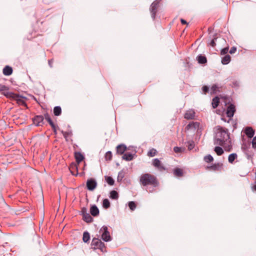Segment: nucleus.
<instances>
[{"instance_id": "nucleus-23", "label": "nucleus", "mask_w": 256, "mask_h": 256, "mask_svg": "<svg viewBox=\"0 0 256 256\" xmlns=\"http://www.w3.org/2000/svg\"><path fill=\"white\" fill-rule=\"evenodd\" d=\"M134 155L130 152H126L123 154L122 158L126 161H130L133 160Z\"/></svg>"}, {"instance_id": "nucleus-38", "label": "nucleus", "mask_w": 256, "mask_h": 256, "mask_svg": "<svg viewBox=\"0 0 256 256\" xmlns=\"http://www.w3.org/2000/svg\"><path fill=\"white\" fill-rule=\"evenodd\" d=\"M204 160L206 162L210 163L214 160V158L211 155L208 154L204 157Z\"/></svg>"}, {"instance_id": "nucleus-59", "label": "nucleus", "mask_w": 256, "mask_h": 256, "mask_svg": "<svg viewBox=\"0 0 256 256\" xmlns=\"http://www.w3.org/2000/svg\"><path fill=\"white\" fill-rule=\"evenodd\" d=\"M208 31L210 32H211V28H208Z\"/></svg>"}, {"instance_id": "nucleus-34", "label": "nucleus", "mask_w": 256, "mask_h": 256, "mask_svg": "<svg viewBox=\"0 0 256 256\" xmlns=\"http://www.w3.org/2000/svg\"><path fill=\"white\" fill-rule=\"evenodd\" d=\"M214 152L218 156H221L224 154L222 148L218 146H216L214 149Z\"/></svg>"}, {"instance_id": "nucleus-45", "label": "nucleus", "mask_w": 256, "mask_h": 256, "mask_svg": "<svg viewBox=\"0 0 256 256\" xmlns=\"http://www.w3.org/2000/svg\"><path fill=\"white\" fill-rule=\"evenodd\" d=\"M202 93L206 94L209 92V88L207 86H204L202 87Z\"/></svg>"}, {"instance_id": "nucleus-2", "label": "nucleus", "mask_w": 256, "mask_h": 256, "mask_svg": "<svg viewBox=\"0 0 256 256\" xmlns=\"http://www.w3.org/2000/svg\"><path fill=\"white\" fill-rule=\"evenodd\" d=\"M139 182L140 185L144 187L148 192H153L160 185L159 180L156 176L150 173H144L140 176Z\"/></svg>"}, {"instance_id": "nucleus-11", "label": "nucleus", "mask_w": 256, "mask_h": 256, "mask_svg": "<svg viewBox=\"0 0 256 256\" xmlns=\"http://www.w3.org/2000/svg\"><path fill=\"white\" fill-rule=\"evenodd\" d=\"M152 165L160 171H163L166 170L164 166L158 158H154L152 160Z\"/></svg>"}, {"instance_id": "nucleus-57", "label": "nucleus", "mask_w": 256, "mask_h": 256, "mask_svg": "<svg viewBox=\"0 0 256 256\" xmlns=\"http://www.w3.org/2000/svg\"><path fill=\"white\" fill-rule=\"evenodd\" d=\"M53 132H54V133L55 134H57V130H56V127L54 128V129H52Z\"/></svg>"}, {"instance_id": "nucleus-13", "label": "nucleus", "mask_w": 256, "mask_h": 256, "mask_svg": "<svg viewBox=\"0 0 256 256\" xmlns=\"http://www.w3.org/2000/svg\"><path fill=\"white\" fill-rule=\"evenodd\" d=\"M127 150L126 146L124 144L118 145L116 148V154L118 155H122Z\"/></svg>"}, {"instance_id": "nucleus-48", "label": "nucleus", "mask_w": 256, "mask_h": 256, "mask_svg": "<svg viewBox=\"0 0 256 256\" xmlns=\"http://www.w3.org/2000/svg\"><path fill=\"white\" fill-rule=\"evenodd\" d=\"M81 214L82 215V216H84V215L86 214H88L87 212V209L85 207H83L81 208Z\"/></svg>"}, {"instance_id": "nucleus-51", "label": "nucleus", "mask_w": 256, "mask_h": 256, "mask_svg": "<svg viewBox=\"0 0 256 256\" xmlns=\"http://www.w3.org/2000/svg\"><path fill=\"white\" fill-rule=\"evenodd\" d=\"M48 122V124L51 126L52 129H54V128L56 127V126L54 124V122H52V120H49Z\"/></svg>"}, {"instance_id": "nucleus-16", "label": "nucleus", "mask_w": 256, "mask_h": 256, "mask_svg": "<svg viewBox=\"0 0 256 256\" xmlns=\"http://www.w3.org/2000/svg\"><path fill=\"white\" fill-rule=\"evenodd\" d=\"M222 86H218L217 84H214L210 88V94H216L217 92H221L222 91Z\"/></svg>"}, {"instance_id": "nucleus-1", "label": "nucleus", "mask_w": 256, "mask_h": 256, "mask_svg": "<svg viewBox=\"0 0 256 256\" xmlns=\"http://www.w3.org/2000/svg\"><path fill=\"white\" fill-rule=\"evenodd\" d=\"M214 144L222 146L226 152H230L232 148L230 134L227 128L221 126H217Z\"/></svg>"}, {"instance_id": "nucleus-55", "label": "nucleus", "mask_w": 256, "mask_h": 256, "mask_svg": "<svg viewBox=\"0 0 256 256\" xmlns=\"http://www.w3.org/2000/svg\"><path fill=\"white\" fill-rule=\"evenodd\" d=\"M180 22L182 24H188V23L186 22V21L183 18L180 19Z\"/></svg>"}, {"instance_id": "nucleus-42", "label": "nucleus", "mask_w": 256, "mask_h": 256, "mask_svg": "<svg viewBox=\"0 0 256 256\" xmlns=\"http://www.w3.org/2000/svg\"><path fill=\"white\" fill-rule=\"evenodd\" d=\"M216 39H217L216 34L214 36V38L210 42V43L209 44L210 46H211L214 47V48L216 46Z\"/></svg>"}, {"instance_id": "nucleus-15", "label": "nucleus", "mask_w": 256, "mask_h": 256, "mask_svg": "<svg viewBox=\"0 0 256 256\" xmlns=\"http://www.w3.org/2000/svg\"><path fill=\"white\" fill-rule=\"evenodd\" d=\"M195 112L192 110H187L184 115V118L186 120H192L194 119L195 117Z\"/></svg>"}, {"instance_id": "nucleus-52", "label": "nucleus", "mask_w": 256, "mask_h": 256, "mask_svg": "<svg viewBox=\"0 0 256 256\" xmlns=\"http://www.w3.org/2000/svg\"><path fill=\"white\" fill-rule=\"evenodd\" d=\"M48 122V124L51 126L52 129H54V128L56 127V126L54 124V122H52V120H49Z\"/></svg>"}, {"instance_id": "nucleus-26", "label": "nucleus", "mask_w": 256, "mask_h": 256, "mask_svg": "<svg viewBox=\"0 0 256 256\" xmlns=\"http://www.w3.org/2000/svg\"><path fill=\"white\" fill-rule=\"evenodd\" d=\"M82 220L87 223H91L94 220L93 218L88 213L82 216Z\"/></svg>"}, {"instance_id": "nucleus-7", "label": "nucleus", "mask_w": 256, "mask_h": 256, "mask_svg": "<svg viewBox=\"0 0 256 256\" xmlns=\"http://www.w3.org/2000/svg\"><path fill=\"white\" fill-rule=\"evenodd\" d=\"M33 123L36 126H42L44 124V116L42 115H37L34 116L32 119Z\"/></svg>"}, {"instance_id": "nucleus-12", "label": "nucleus", "mask_w": 256, "mask_h": 256, "mask_svg": "<svg viewBox=\"0 0 256 256\" xmlns=\"http://www.w3.org/2000/svg\"><path fill=\"white\" fill-rule=\"evenodd\" d=\"M200 123L197 122H190L185 128L186 130H196L199 128Z\"/></svg>"}, {"instance_id": "nucleus-47", "label": "nucleus", "mask_w": 256, "mask_h": 256, "mask_svg": "<svg viewBox=\"0 0 256 256\" xmlns=\"http://www.w3.org/2000/svg\"><path fill=\"white\" fill-rule=\"evenodd\" d=\"M228 47L224 48L223 49H222V50H221L220 54L222 55L226 54L228 53Z\"/></svg>"}, {"instance_id": "nucleus-44", "label": "nucleus", "mask_w": 256, "mask_h": 256, "mask_svg": "<svg viewBox=\"0 0 256 256\" xmlns=\"http://www.w3.org/2000/svg\"><path fill=\"white\" fill-rule=\"evenodd\" d=\"M184 148H182L181 147L175 146L174 148V151L176 153H180V152H182L184 151Z\"/></svg>"}, {"instance_id": "nucleus-19", "label": "nucleus", "mask_w": 256, "mask_h": 256, "mask_svg": "<svg viewBox=\"0 0 256 256\" xmlns=\"http://www.w3.org/2000/svg\"><path fill=\"white\" fill-rule=\"evenodd\" d=\"M13 72L12 68L9 66H6L2 70L3 74L5 76H10L12 74Z\"/></svg>"}, {"instance_id": "nucleus-37", "label": "nucleus", "mask_w": 256, "mask_h": 256, "mask_svg": "<svg viewBox=\"0 0 256 256\" xmlns=\"http://www.w3.org/2000/svg\"><path fill=\"white\" fill-rule=\"evenodd\" d=\"M157 154V151L154 148L150 149L148 152V156L150 157H152L156 156Z\"/></svg>"}, {"instance_id": "nucleus-50", "label": "nucleus", "mask_w": 256, "mask_h": 256, "mask_svg": "<svg viewBox=\"0 0 256 256\" xmlns=\"http://www.w3.org/2000/svg\"><path fill=\"white\" fill-rule=\"evenodd\" d=\"M236 48L235 46H232V48H230L229 52L230 54H234L236 52Z\"/></svg>"}, {"instance_id": "nucleus-53", "label": "nucleus", "mask_w": 256, "mask_h": 256, "mask_svg": "<svg viewBox=\"0 0 256 256\" xmlns=\"http://www.w3.org/2000/svg\"><path fill=\"white\" fill-rule=\"evenodd\" d=\"M53 62H54V59H53V58H52V59L48 60V64L49 66H50V68H52V64H53Z\"/></svg>"}, {"instance_id": "nucleus-10", "label": "nucleus", "mask_w": 256, "mask_h": 256, "mask_svg": "<svg viewBox=\"0 0 256 256\" xmlns=\"http://www.w3.org/2000/svg\"><path fill=\"white\" fill-rule=\"evenodd\" d=\"M236 109L235 106L232 104H230L227 107V108H226V114L227 116L230 118L233 117L234 114L236 112Z\"/></svg>"}, {"instance_id": "nucleus-36", "label": "nucleus", "mask_w": 256, "mask_h": 256, "mask_svg": "<svg viewBox=\"0 0 256 256\" xmlns=\"http://www.w3.org/2000/svg\"><path fill=\"white\" fill-rule=\"evenodd\" d=\"M112 154L110 151L107 152L104 156L105 160L106 161H110L112 160Z\"/></svg>"}, {"instance_id": "nucleus-40", "label": "nucleus", "mask_w": 256, "mask_h": 256, "mask_svg": "<svg viewBox=\"0 0 256 256\" xmlns=\"http://www.w3.org/2000/svg\"><path fill=\"white\" fill-rule=\"evenodd\" d=\"M128 205L129 208L132 210H134L136 207V202L133 201L130 202L128 204Z\"/></svg>"}, {"instance_id": "nucleus-54", "label": "nucleus", "mask_w": 256, "mask_h": 256, "mask_svg": "<svg viewBox=\"0 0 256 256\" xmlns=\"http://www.w3.org/2000/svg\"><path fill=\"white\" fill-rule=\"evenodd\" d=\"M62 134H63V136L65 138H66V137L68 136L69 134V132H64L63 130H62Z\"/></svg>"}, {"instance_id": "nucleus-22", "label": "nucleus", "mask_w": 256, "mask_h": 256, "mask_svg": "<svg viewBox=\"0 0 256 256\" xmlns=\"http://www.w3.org/2000/svg\"><path fill=\"white\" fill-rule=\"evenodd\" d=\"M220 103V98L218 96H216L212 98V105L213 108H216Z\"/></svg>"}, {"instance_id": "nucleus-60", "label": "nucleus", "mask_w": 256, "mask_h": 256, "mask_svg": "<svg viewBox=\"0 0 256 256\" xmlns=\"http://www.w3.org/2000/svg\"><path fill=\"white\" fill-rule=\"evenodd\" d=\"M40 24H43V22H41Z\"/></svg>"}, {"instance_id": "nucleus-24", "label": "nucleus", "mask_w": 256, "mask_h": 256, "mask_svg": "<svg viewBox=\"0 0 256 256\" xmlns=\"http://www.w3.org/2000/svg\"><path fill=\"white\" fill-rule=\"evenodd\" d=\"M70 170L72 175L78 174V166L75 164H72L70 166Z\"/></svg>"}, {"instance_id": "nucleus-28", "label": "nucleus", "mask_w": 256, "mask_h": 256, "mask_svg": "<svg viewBox=\"0 0 256 256\" xmlns=\"http://www.w3.org/2000/svg\"><path fill=\"white\" fill-rule=\"evenodd\" d=\"M230 56L228 54H226L224 58H222V62L223 64H227L230 62Z\"/></svg>"}, {"instance_id": "nucleus-35", "label": "nucleus", "mask_w": 256, "mask_h": 256, "mask_svg": "<svg viewBox=\"0 0 256 256\" xmlns=\"http://www.w3.org/2000/svg\"><path fill=\"white\" fill-rule=\"evenodd\" d=\"M105 180L106 182L110 186L114 185V180L111 176H106Z\"/></svg>"}, {"instance_id": "nucleus-27", "label": "nucleus", "mask_w": 256, "mask_h": 256, "mask_svg": "<svg viewBox=\"0 0 256 256\" xmlns=\"http://www.w3.org/2000/svg\"><path fill=\"white\" fill-rule=\"evenodd\" d=\"M238 158V156L236 153H232L229 155L228 157V161L230 163L232 164L235 160Z\"/></svg>"}, {"instance_id": "nucleus-46", "label": "nucleus", "mask_w": 256, "mask_h": 256, "mask_svg": "<svg viewBox=\"0 0 256 256\" xmlns=\"http://www.w3.org/2000/svg\"><path fill=\"white\" fill-rule=\"evenodd\" d=\"M252 148L256 149V136L253 138L252 142Z\"/></svg>"}, {"instance_id": "nucleus-58", "label": "nucleus", "mask_w": 256, "mask_h": 256, "mask_svg": "<svg viewBox=\"0 0 256 256\" xmlns=\"http://www.w3.org/2000/svg\"><path fill=\"white\" fill-rule=\"evenodd\" d=\"M46 30L45 28H42V30H40V32H44Z\"/></svg>"}, {"instance_id": "nucleus-21", "label": "nucleus", "mask_w": 256, "mask_h": 256, "mask_svg": "<svg viewBox=\"0 0 256 256\" xmlns=\"http://www.w3.org/2000/svg\"><path fill=\"white\" fill-rule=\"evenodd\" d=\"M196 60L200 64H205L207 62V58L206 56L199 54L196 57Z\"/></svg>"}, {"instance_id": "nucleus-29", "label": "nucleus", "mask_w": 256, "mask_h": 256, "mask_svg": "<svg viewBox=\"0 0 256 256\" xmlns=\"http://www.w3.org/2000/svg\"><path fill=\"white\" fill-rule=\"evenodd\" d=\"M62 114V108L60 106H56L54 108V114L55 116H59Z\"/></svg>"}, {"instance_id": "nucleus-33", "label": "nucleus", "mask_w": 256, "mask_h": 256, "mask_svg": "<svg viewBox=\"0 0 256 256\" xmlns=\"http://www.w3.org/2000/svg\"><path fill=\"white\" fill-rule=\"evenodd\" d=\"M110 206V202L107 198H105L102 201V206L104 208L108 209Z\"/></svg>"}, {"instance_id": "nucleus-32", "label": "nucleus", "mask_w": 256, "mask_h": 256, "mask_svg": "<svg viewBox=\"0 0 256 256\" xmlns=\"http://www.w3.org/2000/svg\"><path fill=\"white\" fill-rule=\"evenodd\" d=\"M90 239V236L88 232H84L83 234L82 240L84 242H88Z\"/></svg>"}, {"instance_id": "nucleus-3", "label": "nucleus", "mask_w": 256, "mask_h": 256, "mask_svg": "<svg viewBox=\"0 0 256 256\" xmlns=\"http://www.w3.org/2000/svg\"><path fill=\"white\" fill-rule=\"evenodd\" d=\"M2 94L6 98L16 101L18 105L28 108L26 101L24 100L26 99L25 97L13 92H3Z\"/></svg>"}, {"instance_id": "nucleus-30", "label": "nucleus", "mask_w": 256, "mask_h": 256, "mask_svg": "<svg viewBox=\"0 0 256 256\" xmlns=\"http://www.w3.org/2000/svg\"><path fill=\"white\" fill-rule=\"evenodd\" d=\"M110 194V198L112 200H117L118 198V194L114 190H112Z\"/></svg>"}, {"instance_id": "nucleus-17", "label": "nucleus", "mask_w": 256, "mask_h": 256, "mask_svg": "<svg viewBox=\"0 0 256 256\" xmlns=\"http://www.w3.org/2000/svg\"><path fill=\"white\" fill-rule=\"evenodd\" d=\"M90 213L93 216H98L100 214L98 208L96 205H92L90 208Z\"/></svg>"}, {"instance_id": "nucleus-41", "label": "nucleus", "mask_w": 256, "mask_h": 256, "mask_svg": "<svg viewBox=\"0 0 256 256\" xmlns=\"http://www.w3.org/2000/svg\"><path fill=\"white\" fill-rule=\"evenodd\" d=\"M188 148L189 150H192L194 147V142L192 141H188Z\"/></svg>"}, {"instance_id": "nucleus-6", "label": "nucleus", "mask_w": 256, "mask_h": 256, "mask_svg": "<svg viewBox=\"0 0 256 256\" xmlns=\"http://www.w3.org/2000/svg\"><path fill=\"white\" fill-rule=\"evenodd\" d=\"M100 233L102 234V238L105 242L112 240V238L106 226H104L100 230Z\"/></svg>"}, {"instance_id": "nucleus-25", "label": "nucleus", "mask_w": 256, "mask_h": 256, "mask_svg": "<svg viewBox=\"0 0 256 256\" xmlns=\"http://www.w3.org/2000/svg\"><path fill=\"white\" fill-rule=\"evenodd\" d=\"M174 174L178 177L182 176L184 175L183 170L180 168H176L174 170Z\"/></svg>"}, {"instance_id": "nucleus-39", "label": "nucleus", "mask_w": 256, "mask_h": 256, "mask_svg": "<svg viewBox=\"0 0 256 256\" xmlns=\"http://www.w3.org/2000/svg\"><path fill=\"white\" fill-rule=\"evenodd\" d=\"M9 88L4 84H0V92H2V94H3V92H8Z\"/></svg>"}, {"instance_id": "nucleus-4", "label": "nucleus", "mask_w": 256, "mask_h": 256, "mask_svg": "<svg viewBox=\"0 0 256 256\" xmlns=\"http://www.w3.org/2000/svg\"><path fill=\"white\" fill-rule=\"evenodd\" d=\"M161 1L162 0H155L150 6V11L152 18L154 20L156 19V14L160 6Z\"/></svg>"}, {"instance_id": "nucleus-9", "label": "nucleus", "mask_w": 256, "mask_h": 256, "mask_svg": "<svg viewBox=\"0 0 256 256\" xmlns=\"http://www.w3.org/2000/svg\"><path fill=\"white\" fill-rule=\"evenodd\" d=\"M97 183L94 178L88 179L86 182V188L90 190H93L96 187Z\"/></svg>"}, {"instance_id": "nucleus-5", "label": "nucleus", "mask_w": 256, "mask_h": 256, "mask_svg": "<svg viewBox=\"0 0 256 256\" xmlns=\"http://www.w3.org/2000/svg\"><path fill=\"white\" fill-rule=\"evenodd\" d=\"M92 248L96 250L99 249L102 252L106 251L104 244L98 238H94L91 243Z\"/></svg>"}, {"instance_id": "nucleus-14", "label": "nucleus", "mask_w": 256, "mask_h": 256, "mask_svg": "<svg viewBox=\"0 0 256 256\" xmlns=\"http://www.w3.org/2000/svg\"><path fill=\"white\" fill-rule=\"evenodd\" d=\"M244 132L245 134L250 138H252L254 134V130L250 126H246L244 130Z\"/></svg>"}, {"instance_id": "nucleus-49", "label": "nucleus", "mask_w": 256, "mask_h": 256, "mask_svg": "<svg viewBox=\"0 0 256 256\" xmlns=\"http://www.w3.org/2000/svg\"><path fill=\"white\" fill-rule=\"evenodd\" d=\"M44 118L46 120L47 122H48L49 120H52L48 112H46L44 114Z\"/></svg>"}, {"instance_id": "nucleus-56", "label": "nucleus", "mask_w": 256, "mask_h": 256, "mask_svg": "<svg viewBox=\"0 0 256 256\" xmlns=\"http://www.w3.org/2000/svg\"><path fill=\"white\" fill-rule=\"evenodd\" d=\"M252 189L254 192H256V184L252 186Z\"/></svg>"}, {"instance_id": "nucleus-20", "label": "nucleus", "mask_w": 256, "mask_h": 256, "mask_svg": "<svg viewBox=\"0 0 256 256\" xmlns=\"http://www.w3.org/2000/svg\"><path fill=\"white\" fill-rule=\"evenodd\" d=\"M126 172L127 169L124 168L118 172L117 178V181L118 182H121L123 178L125 176Z\"/></svg>"}, {"instance_id": "nucleus-8", "label": "nucleus", "mask_w": 256, "mask_h": 256, "mask_svg": "<svg viewBox=\"0 0 256 256\" xmlns=\"http://www.w3.org/2000/svg\"><path fill=\"white\" fill-rule=\"evenodd\" d=\"M223 168V164L220 162L214 164L210 166H208L206 168L207 170L212 171H221Z\"/></svg>"}, {"instance_id": "nucleus-43", "label": "nucleus", "mask_w": 256, "mask_h": 256, "mask_svg": "<svg viewBox=\"0 0 256 256\" xmlns=\"http://www.w3.org/2000/svg\"><path fill=\"white\" fill-rule=\"evenodd\" d=\"M42 14V11H38L36 12L35 14V16L36 18L37 19L36 22H38L41 20V18H40V16Z\"/></svg>"}, {"instance_id": "nucleus-31", "label": "nucleus", "mask_w": 256, "mask_h": 256, "mask_svg": "<svg viewBox=\"0 0 256 256\" xmlns=\"http://www.w3.org/2000/svg\"><path fill=\"white\" fill-rule=\"evenodd\" d=\"M250 142H249L248 143L243 142L242 146V150L244 152H246L248 151V148L250 147Z\"/></svg>"}, {"instance_id": "nucleus-18", "label": "nucleus", "mask_w": 256, "mask_h": 256, "mask_svg": "<svg viewBox=\"0 0 256 256\" xmlns=\"http://www.w3.org/2000/svg\"><path fill=\"white\" fill-rule=\"evenodd\" d=\"M74 158L78 164H79L80 162L83 161L84 158V156L80 152H74Z\"/></svg>"}]
</instances>
